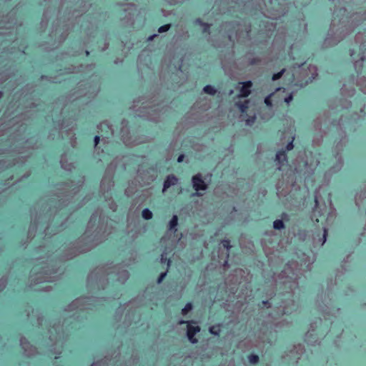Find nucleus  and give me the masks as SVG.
<instances>
[{"label": "nucleus", "instance_id": "nucleus-12", "mask_svg": "<svg viewBox=\"0 0 366 366\" xmlns=\"http://www.w3.org/2000/svg\"><path fill=\"white\" fill-rule=\"evenodd\" d=\"M142 217L146 220H149L152 218V212L147 208L144 209L142 212Z\"/></svg>", "mask_w": 366, "mask_h": 366}, {"label": "nucleus", "instance_id": "nucleus-10", "mask_svg": "<svg viewBox=\"0 0 366 366\" xmlns=\"http://www.w3.org/2000/svg\"><path fill=\"white\" fill-rule=\"evenodd\" d=\"M209 332L210 334L213 335L219 336L221 332L220 325H213L210 327L209 329Z\"/></svg>", "mask_w": 366, "mask_h": 366}, {"label": "nucleus", "instance_id": "nucleus-23", "mask_svg": "<svg viewBox=\"0 0 366 366\" xmlns=\"http://www.w3.org/2000/svg\"><path fill=\"white\" fill-rule=\"evenodd\" d=\"M262 304L264 307H270V302L269 300H264L262 302Z\"/></svg>", "mask_w": 366, "mask_h": 366}, {"label": "nucleus", "instance_id": "nucleus-19", "mask_svg": "<svg viewBox=\"0 0 366 366\" xmlns=\"http://www.w3.org/2000/svg\"><path fill=\"white\" fill-rule=\"evenodd\" d=\"M272 95H273V94H271L268 95L267 97H266L264 99V104L267 107H272Z\"/></svg>", "mask_w": 366, "mask_h": 366}, {"label": "nucleus", "instance_id": "nucleus-4", "mask_svg": "<svg viewBox=\"0 0 366 366\" xmlns=\"http://www.w3.org/2000/svg\"><path fill=\"white\" fill-rule=\"evenodd\" d=\"M239 84H242V86L239 89V97L246 98L249 96L251 94V88L253 86V83L252 81H246L244 82H239Z\"/></svg>", "mask_w": 366, "mask_h": 366}, {"label": "nucleus", "instance_id": "nucleus-29", "mask_svg": "<svg viewBox=\"0 0 366 366\" xmlns=\"http://www.w3.org/2000/svg\"><path fill=\"white\" fill-rule=\"evenodd\" d=\"M364 59H365V57H364V56H363V55H362V56L360 57V59L361 61H364Z\"/></svg>", "mask_w": 366, "mask_h": 366}, {"label": "nucleus", "instance_id": "nucleus-28", "mask_svg": "<svg viewBox=\"0 0 366 366\" xmlns=\"http://www.w3.org/2000/svg\"><path fill=\"white\" fill-rule=\"evenodd\" d=\"M315 207H317V205L319 204V202H318V199L317 198L315 199Z\"/></svg>", "mask_w": 366, "mask_h": 366}, {"label": "nucleus", "instance_id": "nucleus-18", "mask_svg": "<svg viewBox=\"0 0 366 366\" xmlns=\"http://www.w3.org/2000/svg\"><path fill=\"white\" fill-rule=\"evenodd\" d=\"M285 71V69H282V70H281L280 71H279V72H277V73H276V74H273V76H272V80H273V81H276V80L280 79L282 76V75H283V74H284Z\"/></svg>", "mask_w": 366, "mask_h": 366}, {"label": "nucleus", "instance_id": "nucleus-30", "mask_svg": "<svg viewBox=\"0 0 366 366\" xmlns=\"http://www.w3.org/2000/svg\"><path fill=\"white\" fill-rule=\"evenodd\" d=\"M2 96H3V93H2V92L0 91V99H1Z\"/></svg>", "mask_w": 366, "mask_h": 366}, {"label": "nucleus", "instance_id": "nucleus-22", "mask_svg": "<svg viewBox=\"0 0 366 366\" xmlns=\"http://www.w3.org/2000/svg\"><path fill=\"white\" fill-rule=\"evenodd\" d=\"M259 62V59H257V58H253L252 59H251L250 61V64L251 65H254V64H257Z\"/></svg>", "mask_w": 366, "mask_h": 366}, {"label": "nucleus", "instance_id": "nucleus-16", "mask_svg": "<svg viewBox=\"0 0 366 366\" xmlns=\"http://www.w3.org/2000/svg\"><path fill=\"white\" fill-rule=\"evenodd\" d=\"M161 261L162 263H167V267H170L172 263V260L169 258L168 259L164 254H162Z\"/></svg>", "mask_w": 366, "mask_h": 366}, {"label": "nucleus", "instance_id": "nucleus-9", "mask_svg": "<svg viewBox=\"0 0 366 366\" xmlns=\"http://www.w3.org/2000/svg\"><path fill=\"white\" fill-rule=\"evenodd\" d=\"M237 106L239 109L242 113H244L249 108V101L245 100L244 102H237Z\"/></svg>", "mask_w": 366, "mask_h": 366}, {"label": "nucleus", "instance_id": "nucleus-21", "mask_svg": "<svg viewBox=\"0 0 366 366\" xmlns=\"http://www.w3.org/2000/svg\"><path fill=\"white\" fill-rule=\"evenodd\" d=\"M293 99V96L292 94H290L288 97H287L285 99V102L287 103V104H289Z\"/></svg>", "mask_w": 366, "mask_h": 366}, {"label": "nucleus", "instance_id": "nucleus-25", "mask_svg": "<svg viewBox=\"0 0 366 366\" xmlns=\"http://www.w3.org/2000/svg\"><path fill=\"white\" fill-rule=\"evenodd\" d=\"M184 154L179 155V157H177V162H179V163L182 162L184 161Z\"/></svg>", "mask_w": 366, "mask_h": 366}, {"label": "nucleus", "instance_id": "nucleus-7", "mask_svg": "<svg viewBox=\"0 0 366 366\" xmlns=\"http://www.w3.org/2000/svg\"><path fill=\"white\" fill-rule=\"evenodd\" d=\"M195 23L203 27V33L209 34H210V24L204 22L201 19L198 18L195 20Z\"/></svg>", "mask_w": 366, "mask_h": 366}, {"label": "nucleus", "instance_id": "nucleus-15", "mask_svg": "<svg viewBox=\"0 0 366 366\" xmlns=\"http://www.w3.org/2000/svg\"><path fill=\"white\" fill-rule=\"evenodd\" d=\"M247 359L251 364H257L259 362V356L255 354H249Z\"/></svg>", "mask_w": 366, "mask_h": 366}, {"label": "nucleus", "instance_id": "nucleus-5", "mask_svg": "<svg viewBox=\"0 0 366 366\" xmlns=\"http://www.w3.org/2000/svg\"><path fill=\"white\" fill-rule=\"evenodd\" d=\"M178 182V178H177L174 174H169L167 177L166 179L164 182L163 189L162 192H164L167 191L171 186L177 184Z\"/></svg>", "mask_w": 366, "mask_h": 366}, {"label": "nucleus", "instance_id": "nucleus-24", "mask_svg": "<svg viewBox=\"0 0 366 366\" xmlns=\"http://www.w3.org/2000/svg\"><path fill=\"white\" fill-rule=\"evenodd\" d=\"M99 141H100V137L99 136L97 135L94 137V145L95 146H97L98 144L99 143Z\"/></svg>", "mask_w": 366, "mask_h": 366}, {"label": "nucleus", "instance_id": "nucleus-3", "mask_svg": "<svg viewBox=\"0 0 366 366\" xmlns=\"http://www.w3.org/2000/svg\"><path fill=\"white\" fill-rule=\"evenodd\" d=\"M192 184L193 187L195 189L196 195L197 196H201V193L198 192L199 191H204L207 188V184L204 182V181L202 179V177L201 174H198L192 177Z\"/></svg>", "mask_w": 366, "mask_h": 366}, {"label": "nucleus", "instance_id": "nucleus-20", "mask_svg": "<svg viewBox=\"0 0 366 366\" xmlns=\"http://www.w3.org/2000/svg\"><path fill=\"white\" fill-rule=\"evenodd\" d=\"M166 275H167V271L161 273L159 274V276L158 277L157 283H159V284L161 283L164 280V279L165 278Z\"/></svg>", "mask_w": 366, "mask_h": 366}, {"label": "nucleus", "instance_id": "nucleus-17", "mask_svg": "<svg viewBox=\"0 0 366 366\" xmlns=\"http://www.w3.org/2000/svg\"><path fill=\"white\" fill-rule=\"evenodd\" d=\"M171 25L169 24H164L159 27L158 31L159 33H164L169 30Z\"/></svg>", "mask_w": 366, "mask_h": 366}, {"label": "nucleus", "instance_id": "nucleus-1", "mask_svg": "<svg viewBox=\"0 0 366 366\" xmlns=\"http://www.w3.org/2000/svg\"><path fill=\"white\" fill-rule=\"evenodd\" d=\"M293 142H294V137L290 142L287 143L285 150H280L277 152L275 160L280 166L278 168L279 170H282V167L287 165L288 161H287V156L286 152L293 149V148H294Z\"/></svg>", "mask_w": 366, "mask_h": 366}, {"label": "nucleus", "instance_id": "nucleus-2", "mask_svg": "<svg viewBox=\"0 0 366 366\" xmlns=\"http://www.w3.org/2000/svg\"><path fill=\"white\" fill-rule=\"evenodd\" d=\"M191 323H195L194 321H186V320H180L179 321V325H187V335L188 337L189 341L192 344H196L198 342L197 338L195 337V335L200 332L201 328L199 326H192L191 325Z\"/></svg>", "mask_w": 366, "mask_h": 366}, {"label": "nucleus", "instance_id": "nucleus-8", "mask_svg": "<svg viewBox=\"0 0 366 366\" xmlns=\"http://www.w3.org/2000/svg\"><path fill=\"white\" fill-rule=\"evenodd\" d=\"M178 224V217L177 215H174L169 223V228L170 230L176 231L177 226Z\"/></svg>", "mask_w": 366, "mask_h": 366}, {"label": "nucleus", "instance_id": "nucleus-13", "mask_svg": "<svg viewBox=\"0 0 366 366\" xmlns=\"http://www.w3.org/2000/svg\"><path fill=\"white\" fill-rule=\"evenodd\" d=\"M273 227L275 229H282L285 228V224L282 220L276 219L273 222Z\"/></svg>", "mask_w": 366, "mask_h": 366}, {"label": "nucleus", "instance_id": "nucleus-26", "mask_svg": "<svg viewBox=\"0 0 366 366\" xmlns=\"http://www.w3.org/2000/svg\"><path fill=\"white\" fill-rule=\"evenodd\" d=\"M255 120V117H253L252 118H249L247 120V124H252Z\"/></svg>", "mask_w": 366, "mask_h": 366}, {"label": "nucleus", "instance_id": "nucleus-11", "mask_svg": "<svg viewBox=\"0 0 366 366\" xmlns=\"http://www.w3.org/2000/svg\"><path fill=\"white\" fill-rule=\"evenodd\" d=\"M203 91L204 93H206L207 94H210V95H215L217 93L216 89L211 85H206L203 88Z\"/></svg>", "mask_w": 366, "mask_h": 366}, {"label": "nucleus", "instance_id": "nucleus-6", "mask_svg": "<svg viewBox=\"0 0 366 366\" xmlns=\"http://www.w3.org/2000/svg\"><path fill=\"white\" fill-rule=\"evenodd\" d=\"M222 247L227 249L226 252V259H224V265H227L228 263V257H229V250L231 249V242L229 239H224L221 242Z\"/></svg>", "mask_w": 366, "mask_h": 366}, {"label": "nucleus", "instance_id": "nucleus-27", "mask_svg": "<svg viewBox=\"0 0 366 366\" xmlns=\"http://www.w3.org/2000/svg\"><path fill=\"white\" fill-rule=\"evenodd\" d=\"M327 235V230L326 229H324V234H323L324 242L326 241Z\"/></svg>", "mask_w": 366, "mask_h": 366}, {"label": "nucleus", "instance_id": "nucleus-14", "mask_svg": "<svg viewBox=\"0 0 366 366\" xmlns=\"http://www.w3.org/2000/svg\"><path fill=\"white\" fill-rule=\"evenodd\" d=\"M193 308V305L191 302H187L185 306L182 310V314L183 315H186L188 314L189 312H190Z\"/></svg>", "mask_w": 366, "mask_h": 366}]
</instances>
